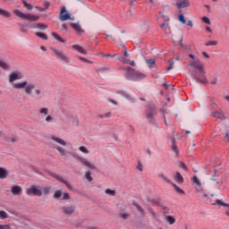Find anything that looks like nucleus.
Here are the masks:
<instances>
[{"instance_id":"obj_32","label":"nucleus","mask_w":229,"mask_h":229,"mask_svg":"<svg viewBox=\"0 0 229 229\" xmlns=\"http://www.w3.org/2000/svg\"><path fill=\"white\" fill-rule=\"evenodd\" d=\"M173 187L175 188V191H177V192H180V194H185V191H183V190L180 189L176 184L172 183Z\"/></svg>"},{"instance_id":"obj_22","label":"nucleus","mask_w":229,"mask_h":229,"mask_svg":"<svg viewBox=\"0 0 229 229\" xmlns=\"http://www.w3.org/2000/svg\"><path fill=\"white\" fill-rule=\"evenodd\" d=\"M35 89V85H29L25 89L26 94H31V91Z\"/></svg>"},{"instance_id":"obj_56","label":"nucleus","mask_w":229,"mask_h":229,"mask_svg":"<svg viewBox=\"0 0 229 229\" xmlns=\"http://www.w3.org/2000/svg\"><path fill=\"white\" fill-rule=\"evenodd\" d=\"M120 60H122V62H123V64H130V60H128V59H126V58H123V59H120Z\"/></svg>"},{"instance_id":"obj_57","label":"nucleus","mask_w":229,"mask_h":229,"mask_svg":"<svg viewBox=\"0 0 229 229\" xmlns=\"http://www.w3.org/2000/svg\"><path fill=\"white\" fill-rule=\"evenodd\" d=\"M51 4L49 3V2H45V9H47V8H49V5H50Z\"/></svg>"},{"instance_id":"obj_3","label":"nucleus","mask_w":229,"mask_h":229,"mask_svg":"<svg viewBox=\"0 0 229 229\" xmlns=\"http://www.w3.org/2000/svg\"><path fill=\"white\" fill-rule=\"evenodd\" d=\"M26 193L29 196L31 194H33V196H42V191H40L37 186H31L30 189H27Z\"/></svg>"},{"instance_id":"obj_42","label":"nucleus","mask_w":229,"mask_h":229,"mask_svg":"<svg viewBox=\"0 0 229 229\" xmlns=\"http://www.w3.org/2000/svg\"><path fill=\"white\" fill-rule=\"evenodd\" d=\"M202 21L205 22V24H210V19H208L207 16L202 17Z\"/></svg>"},{"instance_id":"obj_29","label":"nucleus","mask_w":229,"mask_h":229,"mask_svg":"<svg viewBox=\"0 0 229 229\" xmlns=\"http://www.w3.org/2000/svg\"><path fill=\"white\" fill-rule=\"evenodd\" d=\"M36 28H38L39 30H47V25L44 23H37Z\"/></svg>"},{"instance_id":"obj_38","label":"nucleus","mask_w":229,"mask_h":229,"mask_svg":"<svg viewBox=\"0 0 229 229\" xmlns=\"http://www.w3.org/2000/svg\"><path fill=\"white\" fill-rule=\"evenodd\" d=\"M79 149H80V151H81L82 153H86V154L89 153V149H87V148H85V146H81Z\"/></svg>"},{"instance_id":"obj_27","label":"nucleus","mask_w":229,"mask_h":229,"mask_svg":"<svg viewBox=\"0 0 229 229\" xmlns=\"http://www.w3.org/2000/svg\"><path fill=\"white\" fill-rule=\"evenodd\" d=\"M0 219H8V214L5 211H0Z\"/></svg>"},{"instance_id":"obj_15","label":"nucleus","mask_w":229,"mask_h":229,"mask_svg":"<svg viewBox=\"0 0 229 229\" xmlns=\"http://www.w3.org/2000/svg\"><path fill=\"white\" fill-rule=\"evenodd\" d=\"M174 180L175 182H177V183H183V176H182V174H180V172L175 173Z\"/></svg>"},{"instance_id":"obj_5","label":"nucleus","mask_w":229,"mask_h":229,"mask_svg":"<svg viewBox=\"0 0 229 229\" xmlns=\"http://www.w3.org/2000/svg\"><path fill=\"white\" fill-rule=\"evenodd\" d=\"M189 65L190 67H194L195 69H198L200 74H205V68L203 67V64L198 63V61H191Z\"/></svg>"},{"instance_id":"obj_54","label":"nucleus","mask_w":229,"mask_h":229,"mask_svg":"<svg viewBox=\"0 0 229 229\" xmlns=\"http://www.w3.org/2000/svg\"><path fill=\"white\" fill-rule=\"evenodd\" d=\"M37 10H38L39 12H46V8H42V7H38V6H36Z\"/></svg>"},{"instance_id":"obj_23","label":"nucleus","mask_w":229,"mask_h":229,"mask_svg":"<svg viewBox=\"0 0 229 229\" xmlns=\"http://www.w3.org/2000/svg\"><path fill=\"white\" fill-rule=\"evenodd\" d=\"M36 36L39 37V38H43V40H47V35L42 32H36Z\"/></svg>"},{"instance_id":"obj_49","label":"nucleus","mask_w":229,"mask_h":229,"mask_svg":"<svg viewBox=\"0 0 229 229\" xmlns=\"http://www.w3.org/2000/svg\"><path fill=\"white\" fill-rule=\"evenodd\" d=\"M121 217L123 219H128V217H130V215L126 214V213H123V214H121Z\"/></svg>"},{"instance_id":"obj_41","label":"nucleus","mask_w":229,"mask_h":229,"mask_svg":"<svg viewBox=\"0 0 229 229\" xmlns=\"http://www.w3.org/2000/svg\"><path fill=\"white\" fill-rule=\"evenodd\" d=\"M50 191H51V188H50V187H45V188H43V193H44L45 195H47Z\"/></svg>"},{"instance_id":"obj_7","label":"nucleus","mask_w":229,"mask_h":229,"mask_svg":"<svg viewBox=\"0 0 229 229\" xmlns=\"http://www.w3.org/2000/svg\"><path fill=\"white\" fill-rule=\"evenodd\" d=\"M211 115L213 117H216V119H220V121H226V115H225V113L223 111L212 112Z\"/></svg>"},{"instance_id":"obj_21","label":"nucleus","mask_w":229,"mask_h":229,"mask_svg":"<svg viewBox=\"0 0 229 229\" xmlns=\"http://www.w3.org/2000/svg\"><path fill=\"white\" fill-rule=\"evenodd\" d=\"M213 205H221L222 207H228L229 208V204L223 202L221 199L216 200V203H213Z\"/></svg>"},{"instance_id":"obj_20","label":"nucleus","mask_w":229,"mask_h":229,"mask_svg":"<svg viewBox=\"0 0 229 229\" xmlns=\"http://www.w3.org/2000/svg\"><path fill=\"white\" fill-rule=\"evenodd\" d=\"M52 36L54 37V38H55V40H58L59 42H62L63 44L65 43V40H64L58 34L56 33H52Z\"/></svg>"},{"instance_id":"obj_14","label":"nucleus","mask_w":229,"mask_h":229,"mask_svg":"<svg viewBox=\"0 0 229 229\" xmlns=\"http://www.w3.org/2000/svg\"><path fill=\"white\" fill-rule=\"evenodd\" d=\"M192 76H193V78H195V81L197 83H208L207 79L206 78H204L203 80L199 79V77H198V73L196 72H194L192 73Z\"/></svg>"},{"instance_id":"obj_2","label":"nucleus","mask_w":229,"mask_h":229,"mask_svg":"<svg viewBox=\"0 0 229 229\" xmlns=\"http://www.w3.org/2000/svg\"><path fill=\"white\" fill-rule=\"evenodd\" d=\"M59 20L63 21H74V18H72L71 14H69V12H67V9L64 6H63L60 11Z\"/></svg>"},{"instance_id":"obj_17","label":"nucleus","mask_w":229,"mask_h":229,"mask_svg":"<svg viewBox=\"0 0 229 229\" xmlns=\"http://www.w3.org/2000/svg\"><path fill=\"white\" fill-rule=\"evenodd\" d=\"M8 176V171L5 168L0 167V179L4 180Z\"/></svg>"},{"instance_id":"obj_44","label":"nucleus","mask_w":229,"mask_h":229,"mask_svg":"<svg viewBox=\"0 0 229 229\" xmlns=\"http://www.w3.org/2000/svg\"><path fill=\"white\" fill-rule=\"evenodd\" d=\"M206 46H217V41H208Z\"/></svg>"},{"instance_id":"obj_58","label":"nucleus","mask_w":229,"mask_h":229,"mask_svg":"<svg viewBox=\"0 0 229 229\" xmlns=\"http://www.w3.org/2000/svg\"><path fill=\"white\" fill-rule=\"evenodd\" d=\"M175 5L177 6V8H183V6L182 5L181 2L180 3H176Z\"/></svg>"},{"instance_id":"obj_37","label":"nucleus","mask_w":229,"mask_h":229,"mask_svg":"<svg viewBox=\"0 0 229 229\" xmlns=\"http://www.w3.org/2000/svg\"><path fill=\"white\" fill-rule=\"evenodd\" d=\"M0 67H2V69H8V64H6V63H4V61L0 60Z\"/></svg>"},{"instance_id":"obj_60","label":"nucleus","mask_w":229,"mask_h":229,"mask_svg":"<svg viewBox=\"0 0 229 229\" xmlns=\"http://www.w3.org/2000/svg\"><path fill=\"white\" fill-rule=\"evenodd\" d=\"M147 117H148V119H151V118L153 117V113H148V114H147Z\"/></svg>"},{"instance_id":"obj_43","label":"nucleus","mask_w":229,"mask_h":229,"mask_svg":"<svg viewBox=\"0 0 229 229\" xmlns=\"http://www.w3.org/2000/svg\"><path fill=\"white\" fill-rule=\"evenodd\" d=\"M56 149L57 151H59V153H61V155H65V149H64L63 148L57 147Z\"/></svg>"},{"instance_id":"obj_25","label":"nucleus","mask_w":229,"mask_h":229,"mask_svg":"<svg viewBox=\"0 0 229 229\" xmlns=\"http://www.w3.org/2000/svg\"><path fill=\"white\" fill-rule=\"evenodd\" d=\"M192 182L193 183H195V185H198V187H201V182H199V179H198V176H193Z\"/></svg>"},{"instance_id":"obj_24","label":"nucleus","mask_w":229,"mask_h":229,"mask_svg":"<svg viewBox=\"0 0 229 229\" xmlns=\"http://www.w3.org/2000/svg\"><path fill=\"white\" fill-rule=\"evenodd\" d=\"M166 221H167L170 225H174V223H176V219H174L172 216H166Z\"/></svg>"},{"instance_id":"obj_13","label":"nucleus","mask_w":229,"mask_h":229,"mask_svg":"<svg viewBox=\"0 0 229 229\" xmlns=\"http://www.w3.org/2000/svg\"><path fill=\"white\" fill-rule=\"evenodd\" d=\"M72 49H75V51H79V53H81L82 55H87V50L80 45H73Z\"/></svg>"},{"instance_id":"obj_59","label":"nucleus","mask_w":229,"mask_h":229,"mask_svg":"<svg viewBox=\"0 0 229 229\" xmlns=\"http://www.w3.org/2000/svg\"><path fill=\"white\" fill-rule=\"evenodd\" d=\"M187 26H191L192 28L193 26L192 21H188Z\"/></svg>"},{"instance_id":"obj_45","label":"nucleus","mask_w":229,"mask_h":229,"mask_svg":"<svg viewBox=\"0 0 229 229\" xmlns=\"http://www.w3.org/2000/svg\"><path fill=\"white\" fill-rule=\"evenodd\" d=\"M179 165L180 167H182V169H184L185 171H187V165H185V163L180 162Z\"/></svg>"},{"instance_id":"obj_46","label":"nucleus","mask_w":229,"mask_h":229,"mask_svg":"<svg viewBox=\"0 0 229 229\" xmlns=\"http://www.w3.org/2000/svg\"><path fill=\"white\" fill-rule=\"evenodd\" d=\"M180 46L182 49H183L184 51H191V49L187 48V46H185L183 43H181Z\"/></svg>"},{"instance_id":"obj_18","label":"nucleus","mask_w":229,"mask_h":229,"mask_svg":"<svg viewBox=\"0 0 229 229\" xmlns=\"http://www.w3.org/2000/svg\"><path fill=\"white\" fill-rule=\"evenodd\" d=\"M26 85H28V82L24 81L21 83L13 84V87H14V89H24V87H26Z\"/></svg>"},{"instance_id":"obj_8","label":"nucleus","mask_w":229,"mask_h":229,"mask_svg":"<svg viewBox=\"0 0 229 229\" xmlns=\"http://www.w3.org/2000/svg\"><path fill=\"white\" fill-rule=\"evenodd\" d=\"M54 53L55 55H56L61 60H63V62H66L67 64H69L70 60L69 57H67V55H65V54H64V52L54 49Z\"/></svg>"},{"instance_id":"obj_51","label":"nucleus","mask_w":229,"mask_h":229,"mask_svg":"<svg viewBox=\"0 0 229 229\" xmlns=\"http://www.w3.org/2000/svg\"><path fill=\"white\" fill-rule=\"evenodd\" d=\"M138 169H139V171H143L142 163H140V161L138 162Z\"/></svg>"},{"instance_id":"obj_19","label":"nucleus","mask_w":229,"mask_h":229,"mask_svg":"<svg viewBox=\"0 0 229 229\" xmlns=\"http://www.w3.org/2000/svg\"><path fill=\"white\" fill-rule=\"evenodd\" d=\"M181 4L182 8H189V6H191V3L189 2V0H182Z\"/></svg>"},{"instance_id":"obj_10","label":"nucleus","mask_w":229,"mask_h":229,"mask_svg":"<svg viewBox=\"0 0 229 229\" xmlns=\"http://www.w3.org/2000/svg\"><path fill=\"white\" fill-rule=\"evenodd\" d=\"M11 192L14 196H21V194H22V188L21 186L14 185L11 188Z\"/></svg>"},{"instance_id":"obj_55","label":"nucleus","mask_w":229,"mask_h":229,"mask_svg":"<svg viewBox=\"0 0 229 229\" xmlns=\"http://www.w3.org/2000/svg\"><path fill=\"white\" fill-rule=\"evenodd\" d=\"M80 60H81L82 62H86V64H89L90 62L87 58H84V57H80Z\"/></svg>"},{"instance_id":"obj_50","label":"nucleus","mask_w":229,"mask_h":229,"mask_svg":"<svg viewBox=\"0 0 229 229\" xmlns=\"http://www.w3.org/2000/svg\"><path fill=\"white\" fill-rule=\"evenodd\" d=\"M70 198L69 193H64L63 199H69Z\"/></svg>"},{"instance_id":"obj_36","label":"nucleus","mask_w":229,"mask_h":229,"mask_svg":"<svg viewBox=\"0 0 229 229\" xmlns=\"http://www.w3.org/2000/svg\"><path fill=\"white\" fill-rule=\"evenodd\" d=\"M179 21L180 22H182V24H185V22H187V21L185 20V16H183V14L179 15Z\"/></svg>"},{"instance_id":"obj_35","label":"nucleus","mask_w":229,"mask_h":229,"mask_svg":"<svg viewBox=\"0 0 229 229\" xmlns=\"http://www.w3.org/2000/svg\"><path fill=\"white\" fill-rule=\"evenodd\" d=\"M106 194H109L110 196H115V191L110 190V189H106Z\"/></svg>"},{"instance_id":"obj_63","label":"nucleus","mask_w":229,"mask_h":229,"mask_svg":"<svg viewBox=\"0 0 229 229\" xmlns=\"http://www.w3.org/2000/svg\"><path fill=\"white\" fill-rule=\"evenodd\" d=\"M202 55L205 56V58H208V54H207V52H203Z\"/></svg>"},{"instance_id":"obj_12","label":"nucleus","mask_w":229,"mask_h":229,"mask_svg":"<svg viewBox=\"0 0 229 229\" xmlns=\"http://www.w3.org/2000/svg\"><path fill=\"white\" fill-rule=\"evenodd\" d=\"M74 207H64L63 208L64 214H66L67 216H71L72 214H74Z\"/></svg>"},{"instance_id":"obj_61","label":"nucleus","mask_w":229,"mask_h":229,"mask_svg":"<svg viewBox=\"0 0 229 229\" xmlns=\"http://www.w3.org/2000/svg\"><path fill=\"white\" fill-rule=\"evenodd\" d=\"M52 119H53V117H51V115H48V116H47L46 121L49 122V121H51Z\"/></svg>"},{"instance_id":"obj_39","label":"nucleus","mask_w":229,"mask_h":229,"mask_svg":"<svg viewBox=\"0 0 229 229\" xmlns=\"http://www.w3.org/2000/svg\"><path fill=\"white\" fill-rule=\"evenodd\" d=\"M0 229H12L10 224L8 225H0Z\"/></svg>"},{"instance_id":"obj_9","label":"nucleus","mask_w":229,"mask_h":229,"mask_svg":"<svg viewBox=\"0 0 229 229\" xmlns=\"http://www.w3.org/2000/svg\"><path fill=\"white\" fill-rule=\"evenodd\" d=\"M51 176H53V178H55V180H58L59 182H62V183H64V185L67 186L68 189L72 191V185H71V183H69L67 181L62 179V177H60V175H56L55 174H52Z\"/></svg>"},{"instance_id":"obj_4","label":"nucleus","mask_w":229,"mask_h":229,"mask_svg":"<svg viewBox=\"0 0 229 229\" xmlns=\"http://www.w3.org/2000/svg\"><path fill=\"white\" fill-rule=\"evenodd\" d=\"M76 158L77 160H79V162H81L82 165L88 167L89 169H96V165H92V163H90V161H89L88 159L80 156H77Z\"/></svg>"},{"instance_id":"obj_52","label":"nucleus","mask_w":229,"mask_h":229,"mask_svg":"<svg viewBox=\"0 0 229 229\" xmlns=\"http://www.w3.org/2000/svg\"><path fill=\"white\" fill-rule=\"evenodd\" d=\"M217 84V78H214L211 81V85H216Z\"/></svg>"},{"instance_id":"obj_62","label":"nucleus","mask_w":229,"mask_h":229,"mask_svg":"<svg viewBox=\"0 0 229 229\" xmlns=\"http://www.w3.org/2000/svg\"><path fill=\"white\" fill-rule=\"evenodd\" d=\"M130 6H135V2H133V0L130 1Z\"/></svg>"},{"instance_id":"obj_53","label":"nucleus","mask_w":229,"mask_h":229,"mask_svg":"<svg viewBox=\"0 0 229 229\" xmlns=\"http://www.w3.org/2000/svg\"><path fill=\"white\" fill-rule=\"evenodd\" d=\"M40 114H45L46 115H47V108H42L40 110Z\"/></svg>"},{"instance_id":"obj_1","label":"nucleus","mask_w":229,"mask_h":229,"mask_svg":"<svg viewBox=\"0 0 229 229\" xmlns=\"http://www.w3.org/2000/svg\"><path fill=\"white\" fill-rule=\"evenodd\" d=\"M13 13L14 15H16L20 19H22L23 21H29V22H37V21L40 19V16L34 15L31 13H23L19 10H14Z\"/></svg>"},{"instance_id":"obj_33","label":"nucleus","mask_w":229,"mask_h":229,"mask_svg":"<svg viewBox=\"0 0 229 229\" xmlns=\"http://www.w3.org/2000/svg\"><path fill=\"white\" fill-rule=\"evenodd\" d=\"M54 198H55L56 199H58V198H62V191H56L54 193Z\"/></svg>"},{"instance_id":"obj_6","label":"nucleus","mask_w":229,"mask_h":229,"mask_svg":"<svg viewBox=\"0 0 229 229\" xmlns=\"http://www.w3.org/2000/svg\"><path fill=\"white\" fill-rule=\"evenodd\" d=\"M71 28L78 33V35H81V33H85V30L81 29V25H80V21H77L76 23H70Z\"/></svg>"},{"instance_id":"obj_30","label":"nucleus","mask_w":229,"mask_h":229,"mask_svg":"<svg viewBox=\"0 0 229 229\" xmlns=\"http://www.w3.org/2000/svg\"><path fill=\"white\" fill-rule=\"evenodd\" d=\"M134 207H136V208L139 210V212L140 214H142V216H144V209L142 208V207H140V205L137 204V203H133Z\"/></svg>"},{"instance_id":"obj_31","label":"nucleus","mask_w":229,"mask_h":229,"mask_svg":"<svg viewBox=\"0 0 229 229\" xmlns=\"http://www.w3.org/2000/svg\"><path fill=\"white\" fill-rule=\"evenodd\" d=\"M169 66L166 67V71H171V69H173L174 65V61H173V59H170L168 61Z\"/></svg>"},{"instance_id":"obj_34","label":"nucleus","mask_w":229,"mask_h":229,"mask_svg":"<svg viewBox=\"0 0 229 229\" xmlns=\"http://www.w3.org/2000/svg\"><path fill=\"white\" fill-rule=\"evenodd\" d=\"M85 178L88 180V182H92V175L90 172H86Z\"/></svg>"},{"instance_id":"obj_40","label":"nucleus","mask_w":229,"mask_h":229,"mask_svg":"<svg viewBox=\"0 0 229 229\" xmlns=\"http://www.w3.org/2000/svg\"><path fill=\"white\" fill-rule=\"evenodd\" d=\"M147 64H148L149 67H153V65L155 64V59L147 60Z\"/></svg>"},{"instance_id":"obj_11","label":"nucleus","mask_w":229,"mask_h":229,"mask_svg":"<svg viewBox=\"0 0 229 229\" xmlns=\"http://www.w3.org/2000/svg\"><path fill=\"white\" fill-rule=\"evenodd\" d=\"M22 76H21V73L19 72H13L9 76V81L13 83V81H15V80H21Z\"/></svg>"},{"instance_id":"obj_48","label":"nucleus","mask_w":229,"mask_h":229,"mask_svg":"<svg viewBox=\"0 0 229 229\" xmlns=\"http://www.w3.org/2000/svg\"><path fill=\"white\" fill-rule=\"evenodd\" d=\"M135 77L138 79L144 78V74L140 72H135Z\"/></svg>"},{"instance_id":"obj_26","label":"nucleus","mask_w":229,"mask_h":229,"mask_svg":"<svg viewBox=\"0 0 229 229\" xmlns=\"http://www.w3.org/2000/svg\"><path fill=\"white\" fill-rule=\"evenodd\" d=\"M22 3L25 8H27V10H33V5H31V4H29L28 2H26V0H22Z\"/></svg>"},{"instance_id":"obj_16","label":"nucleus","mask_w":229,"mask_h":229,"mask_svg":"<svg viewBox=\"0 0 229 229\" xmlns=\"http://www.w3.org/2000/svg\"><path fill=\"white\" fill-rule=\"evenodd\" d=\"M51 139H52V140H55V142H57V144H61V146H66L67 145V142H65V140H64L60 138L52 136Z\"/></svg>"},{"instance_id":"obj_64","label":"nucleus","mask_w":229,"mask_h":229,"mask_svg":"<svg viewBox=\"0 0 229 229\" xmlns=\"http://www.w3.org/2000/svg\"><path fill=\"white\" fill-rule=\"evenodd\" d=\"M62 29L67 30V25L66 24H63L62 25Z\"/></svg>"},{"instance_id":"obj_47","label":"nucleus","mask_w":229,"mask_h":229,"mask_svg":"<svg viewBox=\"0 0 229 229\" xmlns=\"http://www.w3.org/2000/svg\"><path fill=\"white\" fill-rule=\"evenodd\" d=\"M172 149H173V151H174V153H176V155H178V148H176V144H173V146H172Z\"/></svg>"},{"instance_id":"obj_28","label":"nucleus","mask_w":229,"mask_h":229,"mask_svg":"<svg viewBox=\"0 0 229 229\" xmlns=\"http://www.w3.org/2000/svg\"><path fill=\"white\" fill-rule=\"evenodd\" d=\"M0 15H4V17H11L12 14L3 9H0Z\"/></svg>"}]
</instances>
